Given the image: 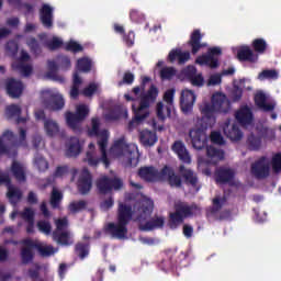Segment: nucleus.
<instances>
[{
  "label": "nucleus",
  "instance_id": "nucleus-49",
  "mask_svg": "<svg viewBox=\"0 0 281 281\" xmlns=\"http://www.w3.org/2000/svg\"><path fill=\"white\" fill-rule=\"evenodd\" d=\"M86 207H87V203L80 200V201H72L69 204L68 210L71 214H78V212H82V210H85Z\"/></svg>",
  "mask_w": 281,
  "mask_h": 281
},
{
  "label": "nucleus",
  "instance_id": "nucleus-6",
  "mask_svg": "<svg viewBox=\"0 0 281 281\" xmlns=\"http://www.w3.org/2000/svg\"><path fill=\"white\" fill-rule=\"evenodd\" d=\"M87 115H89V106L79 104L76 106V113L66 112V124H68L74 133H80L82 131L81 124Z\"/></svg>",
  "mask_w": 281,
  "mask_h": 281
},
{
  "label": "nucleus",
  "instance_id": "nucleus-46",
  "mask_svg": "<svg viewBox=\"0 0 281 281\" xmlns=\"http://www.w3.org/2000/svg\"><path fill=\"white\" fill-rule=\"evenodd\" d=\"M252 49H255L257 54H265L267 52V41H265V38L254 40Z\"/></svg>",
  "mask_w": 281,
  "mask_h": 281
},
{
  "label": "nucleus",
  "instance_id": "nucleus-59",
  "mask_svg": "<svg viewBox=\"0 0 281 281\" xmlns=\"http://www.w3.org/2000/svg\"><path fill=\"white\" fill-rule=\"evenodd\" d=\"M5 49H7V54H9V56H15L16 52H19V44H16V42H14V41H10L7 44Z\"/></svg>",
  "mask_w": 281,
  "mask_h": 281
},
{
  "label": "nucleus",
  "instance_id": "nucleus-8",
  "mask_svg": "<svg viewBox=\"0 0 281 281\" xmlns=\"http://www.w3.org/2000/svg\"><path fill=\"white\" fill-rule=\"evenodd\" d=\"M42 102L50 111H60V109L65 108V99L57 90H43Z\"/></svg>",
  "mask_w": 281,
  "mask_h": 281
},
{
  "label": "nucleus",
  "instance_id": "nucleus-24",
  "mask_svg": "<svg viewBox=\"0 0 281 281\" xmlns=\"http://www.w3.org/2000/svg\"><path fill=\"white\" fill-rule=\"evenodd\" d=\"M40 19L44 27L50 29L54 25V8L44 3L40 9Z\"/></svg>",
  "mask_w": 281,
  "mask_h": 281
},
{
  "label": "nucleus",
  "instance_id": "nucleus-43",
  "mask_svg": "<svg viewBox=\"0 0 281 281\" xmlns=\"http://www.w3.org/2000/svg\"><path fill=\"white\" fill-rule=\"evenodd\" d=\"M153 210H155V202L146 195H142V214L143 218L146 216H150L153 214Z\"/></svg>",
  "mask_w": 281,
  "mask_h": 281
},
{
  "label": "nucleus",
  "instance_id": "nucleus-52",
  "mask_svg": "<svg viewBox=\"0 0 281 281\" xmlns=\"http://www.w3.org/2000/svg\"><path fill=\"white\" fill-rule=\"evenodd\" d=\"M259 80H278L277 70H263L258 75Z\"/></svg>",
  "mask_w": 281,
  "mask_h": 281
},
{
  "label": "nucleus",
  "instance_id": "nucleus-1",
  "mask_svg": "<svg viewBox=\"0 0 281 281\" xmlns=\"http://www.w3.org/2000/svg\"><path fill=\"white\" fill-rule=\"evenodd\" d=\"M200 111L205 128H212L214 124H216V115H214V113L227 115V113L232 111V102L227 99V95L216 92L213 94L211 103H205L200 108Z\"/></svg>",
  "mask_w": 281,
  "mask_h": 281
},
{
  "label": "nucleus",
  "instance_id": "nucleus-9",
  "mask_svg": "<svg viewBox=\"0 0 281 281\" xmlns=\"http://www.w3.org/2000/svg\"><path fill=\"white\" fill-rule=\"evenodd\" d=\"M56 231L53 233V239L58 245H74V240L71 239V233L67 229L69 222L67 217L55 220Z\"/></svg>",
  "mask_w": 281,
  "mask_h": 281
},
{
  "label": "nucleus",
  "instance_id": "nucleus-38",
  "mask_svg": "<svg viewBox=\"0 0 281 281\" xmlns=\"http://www.w3.org/2000/svg\"><path fill=\"white\" fill-rule=\"evenodd\" d=\"M44 130L48 137H56V135H60V125L52 119L44 120Z\"/></svg>",
  "mask_w": 281,
  "mask_h": 281
},
{
  "label": "nucleus",
  "instance_id": "nucleus-62",
  "mask_svg": "<svg viewBox=\"0 0 281 281\" xmlns=\"http://www.w3.org/2000/svg\"><path fill=\"white\" fill-rule=\"evenodd\" d=\"M193 87H203L205 83V79L203 78V75L199 74L195 75L191 80H189Z\"/></svg>",
  "mask_w": 281,
  "mask_h": 281
},
{
  "label": "nucleus",
  "instance_id": "nucleus-4",
  "mask_svg": "<svg viewBox=\"0 0 281 281\" xmlns=\"http://www.w3.org/2000/svg\"><path fill=\"white\" fill-rule=\"evenodd\" d=\"M110 157L121 159L124 166H132L135 168L139 164V155L132 151L126 142L116 140L110 149Z\"/></svg>",
  "mask_w": 281,
  "mask_h": 281
},
{
  "label": "nucleus",
  "instance_id": "nucleus-60",
  "mask_svg": "<svg viewBox=\"0 0 281 281\" xmlns=\"http://www.w3.org/2000/svg\"><path fill=\"white\" fill-rule=\"evenodd\" d=\"M211 142L213 144H218L220 146H223V144H225V139L223 138V135L221 134V132H212Z\"/></svg>",
  "mask_w": 281,
  "mask_h": 281
},
{
  "label": "nucleus",
  "instance_id": "nucleus-11",
  "mask_svg": "<svg viewBox=\"0 0 281 281\" xmlns=\"http://www.w3.org/2000/svg\"><path fill=\"white\" fill-rule=\"evenodd\" d=\"M157 98H159V88L151 83L148 90L142 93V120H146L150 115L146 109H150V105L157 102Z\"/></svg>",
  "mask_w": 281,
  "mask_h": 281
},
{
  "label": "nucleus",
  "instance_id": "nucleus-2",
  "mask_svg": "<svg viewBox=\"0 0 281 281\" xmlns=\"http://www.w3.org/2000/svg\"><path fill=\"white\" fill-rule=\"evenodd\" d=\"M132 218L134 221H139V215L135 216V212L132 211L131 206L120 202L117 209V223H109L105 226V229L112 235V238H126V234H128L126 226Z\"/></svg>",
  "mask_w": 281,
  "mask_h": 281
},
{
  "label": "nucleus",
  "instance_id": "nucleus-61",
  "mask_svg": "<svg viewBox=\"0 0 281 281\" xmlns=\"http://www.w3.org/2000/svg\"><path fill=\"white\" fill-rule=\"evenodd\" d=\"M67 52H82V45L78 44V42L70 41L66 44Z\"/></svg>",
  "mask_w": 281,
  "mask_h": 281
},
{
  "label": "nucleus",
  "instance_id": "nucleus-18",
  "mask_svg": "<svg viewBox=\"0 0 281 281\" xmlns=\"http://www.w3.org/2000/svg\"><path fill=\"white\" fill-rule=\"evenodd\" d=\"M196 102V94L192 90H182L180 98V108L184 113L192 112L194 109V103Z\"/></svg>",
  "mask_w": 281,
  "mask_h": 281
},
{
  "label": "nucleus",
  "instance_id": "nucleus-3",
  "mask_svg": "<svg viewBox=\"0 0 281 281\" xmlns=\"http://www.w3.org/2000/svg\"><path fill=\"white\" fill-rule=\"evenodd\" d=\"M88 135H90V137H98V146L101 153V158H88L89 165L98 166V164L101 161L102 164H104L105 168H109V158H106V146H109V131H100V119L92 117L91 128L88 130Z\"/></svg>",
  "mask_w": 281,
  "mask_h": 281
},
{
  "label": "nucleus",
  "instance_id": "nucleus-15",
  "mask_svg": "<svg viewBox=\"0 0 281 281\" xmlns=\"http://www.w3.org/2000/svg\"><path fill=\"white\" fill-rule=\"evenodd\" d=\"M0 183H5L7 188H8V193L7 196L10 201V203H19V201H21V190L12 184H10V176H8L7 173H1L0 172Z\"/></svg>",
  "mask_w": 281,
  "mask_h": 281
},
{
  "label": "nucleus",
  "instance_id": "nucleus-58",
  "mask_svg": "<svg viewBox=\"0 0 281 281\" xmlns=\"http://www.w3.org/2000/svg\"><path fill=\"white\" fill-rule=\"evenodd\" d=\"M272 170L274 172H281V154L278 153L272 157Z\"/></svg>",
  "mask_w": 281,
  "mask_h": 281
},
{
  "label": "nucleus",
  "instance_id": "nucleus-30",
  "mask_svg": "<svg viewBox=\"0 0 281 281\" xmlns=\"http://www.w3.org/2000/svg\"><path fill=\"white\" fill-rule=\"evenodd\" d=\"M166 218L164 216H154L142 225V232H154V229H164Z\"/></svg>",
  "mask_w": 281,
  "mask_h": 281
},
{
  "label": "nucleus",
  "instance_id": "nucleus-42",
  "mask_svg": "<svg viewBox=\"0 0 281 281\" xmlns=\"http://www.w3.org/2000/svg\"><path fill=\"white\" fill-rule=\"evenodd\" d=\"M171 114H172V110L168 105L165 106L164 102H158L156 104V115L159 122H166V119L170 117Z\"/></svg>",
  "mask_w": 281,
  "mask_h": 281
},
{
  "label": "nucleus",
  "instance_id": "nucleus-50",
  "mask_svg": "<svg viewBox=\"0 0 281 281\" xmlns=\"http://www.w3.org/2000/svg\"><path fill=\"white\" fill-rule=\"evenodd\" d=\"M77 69L79 71H83L85 74L91 71V59L83 57L78 59L77 61Z\"/></svg>",
  "mask_w": 281,
  "mask_h": 281
},
{
  "label": "nucleus",
  "instance_id": "nucleus-12",
  "mask_svg": "<svg viewBox=\"0 0 281 281\" xmlns=\"http://www.w3.org/2000/svg\"><path fill=\"white\" fill-rule=\"evenodd\" d=\"M124 183L120 178H114L113 180L106 178V176L101 177L97 182V188L102 194L111 192L112 190H122Z\"/></svg>",
  "mask_w": 281,
  "mask_h": 281
},
{
  "label": "nucleus",
  "instance_id": "nucleus-20",
  "mask_svg": "<svg viewBox=\"0 0 281 281\" xmlns=\"http://www.w3.org/2000/svg\"><path fill=\"white\" fill-rule=\"evenodd\" d=\"M162 179H167L170 188H181L183 186V180H181V176L175 173V169L169 166H165L161 169Z\"/></svg>",
  "mask_w": 281,
  "mask_h": 281
},
{
  "label": "nucleus",
  "instance_id": "nucleus-64",
  "mask_svg": "<svg viewBox=\"0 0 281 281\" xmlns=\"http://www.w3.org/2000/svg\"><path fill=\"white\" fill-rule=\"evenodd\" d=\"M48 49H58L60 47H63V40H60L59 37H54L53 41L48 42L47 44Z\"/></svg>",
  "mask_w": 281,
  "mask_h": 281
},
{
  "label": "nucleus",
  "instance_id": "nucleus-39",
  "mask_svg": "<svg viewBox=\"0 0 281 281\" xmlns=\"http://www.w3.org/2000/svg\"><path fill=\"white\" fill-rule=\"evenodd\" d=\"M206 148V156L209 159L213 160V164H218V161H223L225 159V151L223 149H218L213 146H205Z\"/></svg>",
  "mask_w": 281,
  "mask_h": 281
},
{
  "label": "nucleus",
  "instance_id": "nucleus-41",
  "mask_svg": "<svg viewBox=\"0 0 281 281\" xmlns=\"http://www.w3.org/2000/svg\"><path fill=\"white\" fill-rule=\"evenodd\" d=\"M246 145L248 150H252L257 153L262 148V136H256L255 134H250L247 137Z\"/></svg>",
  "mask_w": 281,
  "mask_h": 281
},
{
  "label": "nucleus",
  "instance_id": "nucleus-51",
  "mask_svg": "<svg viewBox=\"0 0 281 281\" xmlns=\"http://www.w3.org/2000/svg\"><path fill=\"white\" fill-rule=\"evenodd\" d=\"M14 139V134L11 131H5L0 138V151L3 153L5 150V145L8 142H12Z\"/></svg>",
  "mask_w": 281,
  "mask_h": 281
},
{
  "label": "nucleus",
  "instance_id": "nucleus-7",
  "mask_svg": "<svg viewBox=\"0 0 281 281\" xmlns=\"http://www.w3.org/2000/svg\"><path fill=\"white\" fill-rule=\"evenodd\" d=\"M180 260L177 259V249H168L165 251L159 267L162 271H175V269L181 268L182 260L188 258L187 254L181 252L179 256Z\"/></svg>",
  "mask_w": 281,
  "mask_h": 281
},
{
  "label": "nucleus",
  "instance_id": "nucleus-17",
  "mask_svg": "<svg viewBox=\"0 0 281 281\" xmlns=\"http://www.w3.org/2000/svg\"><path fill=\"white\" fill-rule=\"evenodd\" d=\"M202 40H203V34H201V30L195 29L191 33L190 40L188 41V45L191 48L192 56H196V54H199L201 49H203L204 47H207V44L201 43Z\"/></svg>",
  "mask_w": 281,
  "mask_h": 281
},
{
  "label": "nucleus",
  "instance_id": "nucleus-36",
  "mask_svg": "<svg viewBox=\"0 0 281 281\" xmlns=\"http://www.w3.org/2000/svg\"><path fill=\"white\" fill-rule=\"evenodd\" d=\"M5 115L9 120L12 117H18V124H25L27 122V117H20L21 115V105L19 104H11L5 108Z\"/></svg>",
  "mask_w": 281,
  "mask_h": 281
},
{
  "label": "nucleus",
  "instance_id": "nucleus-35",
  "mask_svg": "<svg viewBox=\"0 0 281 281\" xmlns=\"http://www.w3.org/2000/svg\"><path fill=\"white\" fill-rule=\"evenodd\" d=\"M134 112V119L130 122L128 128L133 131V128H137L139 124H142V100L135 101L132 105Z\"/></svg>",
  "mask_w": 281,
  "mask_h": 281
},
{
  "label": "nucleus",
  "instance_id": "nucleus-40",
  "mask_svg": "<svg viewBox=\"0 0 281 281\" xmlns=\"http://www.w3.org/2000/svg\"><path fill=\"white\" fill-rule=\"evenodd\" d=\"M35 243V249H37L40 256H43L44 258H49V256H54L58 251V248H54L52 245H47L41 241H34Z\"/></svg>",
  "mask_w": 281,
  "mask_h": 281
},
{
  "label": "nucleus",
  "instance_id": "nucleus-5",
  "mask_svg": "<svg viewBox=\"0 0 281 281\" xmlns=\"http://www.w3.org/2000/svg\"><path fill=\"white\" fill-rule=\"evenodd\" d=\"M201 209L196 204H176V211L169 214L168 227L170 229H177L179 225L186 221V218L192 216L195 212H200Z\"/></svg>",
  "mask_w": 281,
  "mask_h": 281
},
{
  "label": "nucleus",
  "instance_id": "nucleus-53",
  "mask_svg": "<svg viewBox=\"0 0 281 281\" xmlns=\"http://www.w3.org/2000/svg\"><path fill=\"white\" fill-rule=\"evenodd\" d=\"M34 164L36 168L41 171H45L47 170V168H49V164L47 162V160H45V158H43V156H36Z\"/></svg>",
  "mask_w": 281,
  "mask_h": 281
},
{
  "label": "nucleus",
  "instance_id": "nucleus-14",
  "mask_svg": "<svg viewBox=\"0 0 281 281\" xmlns=\"http://www.w3.org/2000/svg\"><path fill=\"white\" fill-rule=\"evenodd\" d=\"M251 175L256 177V179H267L269 177L270 167L267 157H260L257 161L251 165L250 168Z\"/></svg>",
  "mask_w": 281,
  "mask_h": 281
},
{
  "label": "nucleus",
  "instance_id": "nucleus-37",
  "mask_svg": "<svg viewBox=\"0 0 281 281\" xmlns=\"http://www.w3.org/2000/svg\"><path fill=\"white\" fill-rule=\"evenodd\" d=\"M255 104L258 109H262V111H273L276 109V104L267 103V94L265 92H257L255 94Z\"/></svg>",
  "mask_w": 281,
  "mask_h": 281
},
{
  "label": "nucleus",
  "instance_id": "nucleus-13",
  "mask_svg": "<svg viewBox=\"0 0 281 281\" xmlns=\"http://www.w3.org/2000/svg\"><path fill=\"white\" fill-rule=\"evenodd\" d=\"M189 137L195 150H203L207 146V134L202 128L190 130Z\"/></svg>",
  "mask_w": 281,
  "mask_h": 281
},
{
  "label": "nucleus",
  "instance_id": "nucleus-26",
  "mask_svg": "<svg viewBox=\"0 0 281 281\" xmlns=\"http://www.w3.org/2000/svg\"><path fill=\"white\" fill-rule=\"evenodd\" d=\"M142 179L147 181V183H155V181H161L164 176L161 175V170L159 171L155 167H143Z\"/></svg>",
  "mask_w": 281,
  "mask_h": 281
},
{
  "label": "nucleus",
  "instance_id": "nucleus-22",
  "mask_svg": "<svg viewBox=\"0 0 281 281\" xmlns=\"http://www.w3.org/2000/svg\"><path fill=\"white\" fill-rule=\"evenodd\" d=\"M171 149L173 153H176V155H178V158L180 161H182V164H192V157H190V151H188L183 140H176L172 144Z\"/></svg>",
  "mask_w": 281,
  "mask_h": 281
},
{
  "label": "nucleus",
  "instance_id": "nucleus-33",
  "mask_svg": "<svg viewBox=\"0 0 281 281\" xmlns=\"http://www.w3.org/2000/svg\"><path fill=\"white\" fill-rule=\"evenodd\" d=\"M237 58L243 63H258V55H256L249 46H241L237 50Z\"/></svg>",
  "mask_w": 281,
  "mask_h": 281
},
{
  "label": "nucleus",
  "instance_id": "nucleus-10",
  "mask_svg": "<svg viewBox=\"0 0 281 281\" xmlns=\"http://www.w3.org/2000/svg\"><path fill=\"white\" fill-rule=\"evenodd\" d=\"M223 55V49L218 46H214L209 48L206 55L198 56L195 59L196 65H205L206 67H210L211 69H216L220 65L218 63V57L216 56H222Z\"/></svg>",
  "mask_w": 281,
  "mask_h": 281
},
{
  "label": "nucleus",
  "instance_id": "nucleus-45",
  "mask_svg": "<svg viewBox=\"0 0 281 281\" xmlns=\"http://www.w3.org/2000/svg\"><path fill=\"white\" fill-rule=\"evenodd\" d=\"M80 85H82V79L78 76V72H75L72 79V87L70 89V98H78Z\"/></svg>",
  "mask_w": 281,
  "mask_h": 281
},
{
  "label": "nucleus",
  "instance_id": "nucleus-54",
  "mask_svg": "<svg viewBox=\"0 0 281 281\" xmlns=\"http://www.w3.org/2000/svg\"><path fill=\"white\" fill-rule=\"evenodd\" d=\"M37 228L42 234H45L48 236V234H52V224L47 221H40L37 222Z\"/></svg>",
  "mask_w": 281,
  "mask_h": 281
},
{
  "label": "nucleus",
  "instance_id": "nucleus-63",
  "mask_svg": "<svg viewBox=\"0 0 281 281\" xmlns=\"http://www.w3.org/2000/svg\"><path fill=\"white\" fill-rule=\"evenodd\" d=\"M223 210V203H221L220 198L213 199V206L211 207V214H218Z\"/></svg>",
  "mask_w": 281,
  "mask_h": 281
},
{
  "label": "nucleus",
  "instance_id": "nucleus-29",
  "mask_svg": "<svg viewBox=\"0 0 281 281\" xmlns=\"http://www.w3.org/2000/svg\"><path fill=\"white\" fill-rule=\"evenodd\" d=\"M10 172L14 177V179H16V181L23 183L26 179L27 168L20 161L14 160L11 165Z\"/></svg>",
  "mask_w": 281,
  "mask_h": 281
},
{
  "label": "nucleus",
  "instance_id": "nucleus-34",
  "mask_svg": "<svg viewBox=\"0 0 281 281\" xmlns=\"http://www.w3.org/2000/svg\"><path fill=\"white\" fill-rule=\"evenodd\" d=\"M7 91L11 98H21V93H23V83L16 79H10L7 82Z\"/></svg>",
  "mask_w": 281,
  "mask_h": 281
},
{
  "label": "nucleus",
  "instance_id": "nucleus-23",
  "mask_svg": "<svg viewBox=\"0 0 281 281\" xmlns=\"http://www.w3.org/2000/svg\"><path fill=\"white\" fill-rule=\"evenodd\" d=\"M235 117L241 126H249L254 122V112L249 105H244L236 112Z\"/></svg>",
  "mask_w": 281,
  "mask_h": 281
},
{
  "label": "nucleus",
  "instance_id": "nucleus-16",
  "mask_svg": "<svg viewBox=\"0 0 281 281\" xmlns=\"http://www.w3.org/2000/svg\"><path fill=\"white\" fill-rule=\"evenodd\" d=\"M22 218V221H25L27 223L26 232L27 234H34V211L31 207L24 209L23 212L13 211L11 214V218Z\"/></svg>",
  "mask_w": 281,
  "mask_h": 281
},
{
  "label": "nucleus",
  "instance_id": "nucleus-21",
  "mask_svg": "<svg viewBox=\"0 0 281 281\" xmlns=\"http://www.w3.org/2000/svg\"><path fill=\"white\" fill-rule=\"evenodd\" d=\"M27 61H30V54H27V52L25 50H21L20 63L12 65V68L18 69V71H20V74L23 75L24 78L32 76L33 71L32 65L25 64Z\"/></svg>",
  "mask_w": 281,
  "mask_h": 281
},
{
  "label": "nucleus",
  "instance_id": "nucleus-31",
  "mask_svg": "<svg viewBox=\"0 0 281 281\" xmlns=\"http://www.w3.org/2000/svg\"><path fill=\"white\" fill-rule=\"evenodd\" d=\"M22 251H21V258H22V262L27 263V262H32V258H34V252L32 251V249H34V247H36L34 240L32 239H24L22 241Z\"/></svg>",
  "mask_w": 281,
  "mask_h": 281
},
{
  "label": "nucleus",
  "instance_id": "nucleus-28",
  "mask_svg": "<svg viewBox=\"0 0 281 281\" xmlns=\"http://www.w3.org/2000/svg\"><path fill=\"white\" fill-rule=\"evenodd\" d=\"M180 177L184 179L187 186H191L192 188H196L199 183V177L194 175V171L190 168H186V165L179 166Z\"/></svg>",
  "mask_w": 281,
  "mask_h": 281
},
{
  "label": "nucleus",
  "instance_id": "nucleus-47",
  "mask_svg": "<svg viewBox=\"0 0 281 281\" xmlns=\"http://www.w3.org/2000/svg\"><path fill=\"white\" fill-rule=\"evenodd\" d=\"M177 76L175 67H164L160 70L161 80H172Z\"/></svg>",
  "mask_w": 281,
  "mask_h": 281
},
{
  "label": "nucleus",
  "instance_id": "nucleus-19",
  "mask_svg": "<svg viewBox=\"0 0 281 281\" xmlns=\"http://www.w3.org/2000/svg\"><path fill=\"white\" fill-rule=\"evenodd\" d=\"M223 133L231 142H240L243 139V131L236 123H229V120L224 123Z\"/></svg>",
  "mask_w": 281,
  "mask_h": 281
},
{
  "label": "nucleus",
  "instance_id": "nucleus-27",
  "mask_svg": "<svg viewBox=\"0 0 281 281\" xmlns=\"http://www.w3.org/2000/svg\"><path fill=\"white\" fill-rule=\"evenodd\" d=\"M82 153V143L78 137H70L66 143L67 157H78Z\"/></svg>",
  "mask_w": 281,
  "mask_h": 281
},
{
  "label": "nucleus",
  "instance_id": "nucleus-55",
  "mask_svg": "<svg viewBox=\"0 0 281 281\" xmlns=\"http://www.w3.org/2000/svg\"><path fill=\"white\" fill-rule=\"evenodd\" d=\"M76 252L79 256V258H81V260H83V258H87V256H89V246L88 245L78 244L76 246Z\"/></svg>",
  "mask_w": 281,
  "mask_h": 281
},
{
  "label": "nucleus",
  "instance_id": "nucleus-32",
  "mask_svg": "<svg viewBox=\"0 0 281 281\" xmlns=\"http://www.w3.org/2000/svg\"><path fill=\"white\" fill-rule=\"evenodd\" d=\"M78 190L81 194H87L91 190V173L87 169H82L79 175Z\"/></svg>",
  "mask_w": 281,
  "mask_h": 281
},
{
  "label": "nucleus",
  "instance_id": "nucleus-57",
  "mask_svg": "<svg viewBox=\"0 0 281 281\" xmlns=\"http://www.w3.org/2000/svg\"><path fill=\"white\" fill-rule=\"evenodd\" d=\"M182 74H183L184 78H187V80L191 81L194 78V76L196 75V67L188 66L187 68H184L182 70Z\"/></svg>",
  "mask_w": 281,
  "mask_h": 281
},
{
  "label": "nucleus",
  "instance_id": "nucleus-25",
  "mask_svg": "<svg viewBox=\"0 0 281 281\" xmlns=\"http://www.w3.org/2000/svg\"><path fill=\"white\" fill-rule=\"evenodd\" d=\"M234 177H236V172L233 171L231 168L220 167L215 171V181L216 183H232L234 181Z\"/></svg>",
  "mask_w": 281,
  "mask_h": 281
},
{
  "label": "nucleus",
  "instance_id": "nucleus-48",
  "mask_svg": "<svg viewBox=\"0 0 281 281\" xmlns=\"http://www.w3.org/2000/svg\"><path fill=\"white\" fill-rule=\"evenodd\" d=\"M63 201V193L58 189L54 188L50 195L52 207H60V202Z\"/></svg>",
  "mask_w": 281,
  "mask_h": 281
},
{
  "label": "nucleus",
  "instance_id": "nucleus-56",
  "mask_svg": "<svg viewBox=\"0 0 281 281\" xmlns=\"http://www.w3.org/2000/svg\"><path fill=\"white\" fill-rule=\"evenodd\" d=\"M231 98L234 102H240L243 100V90L240 87L235 86L231 92Z\"/></svg>",
  "mask_w": 281,
  "mask_h": 281
},
{
  "label": "nucleus",
  "instance_id": "nucleus-44",
  "mask_svg": "<svg viewBox=\"0 0 281 281\" xmlns=\"http://www.w3.org/2000/svg\"><path fill=\"white\" fill-rule=\"evenodd\" d=\"M142 143H143V146H155V144H157V133L148 130H143Z\"/></svg>",
  "mask_w": 281,
  "mask_h": 281
}]
</instances>
